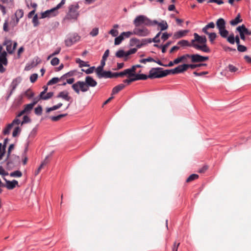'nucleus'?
Segmentation results:
<instances>
[{"instance_id": "obj_32", "label": "nucleus", "mask_w": 251, "mask_h": 251, "mask_svg": "<svg viewBox=\"0 0 251 251\" xmlns=\"http://www.w3.org/2000/svg\"><path fill=\"white\" fill-rule=\"evenodd\" d=\"M128 75V73L127 71V69L125 70L124 71L118 73H114V77H123L125 75Z\"/></svg>"}, {"instance_id": "obj_33", "label": "nucleus", "mask_w": 251, "mask_h": 251, "mask_svg": "<svg viewBox=\"0 0 251 251\" xmlns=\"http://www.w3.org/2000/svg\"><path fill=\"white\" fill-rule=\"evenodd\" d=\"M33 107L34 106L31 103L26 104L24 106V110L25 112L26 113H29L32 110Z\"/></svg>"}, {"instance_id": "obj_14", "label": "nucleus", "mask_w": 251, "mask_h": 251, "mask_svg": "<svg viewBox=\"0 0 251 251\" xmlns=\"http://www.w3.org/2000/svg\"><path fill=\"white\" fill-rule=\"evenodd\" d=\"M57 15V13L54 12L53 9L52 8L50 10H46L44 12L41 13V19H44L47 17H51L55 16Z\"/></svg>"}, {"instance_id": "obj_39", "label": "nucleus", "mask_w": 251, "mask_h": 251, "mask_svg": "<svg viewBox=\"0 0 251 251\" xmlns=\"http://www.w3.org/2000/svg\"><path fill=\"white\" fill-rule=\"evenodd\" d=\"M66 2V0H61V2L58 3L55 7L53 8L54 12L56 13L57 14L58 12H57V10L60 8L62 5H63Z\"/></svg>"}, {"instance_id": "obj_58", "label": "nucleus", "mask_w": 251, "mask_h": 251, "mask_svg": "<svg viewBox=\"0 0 251 251\" xmlns=\"http://www.w3.org/2000/svg\"><path fill=\"white\" fill-rule=\"evenodd\" d=\"M38 78V75L37 74H33L30 76V80L32 83H34L36 81Z\"/></svg>"}, {"instance_id": "obj_47", "label": "nucleus", "mask_w": 251, "mask_h": 251, "mask_svg": "<svg viewBox=\"0 0 251 251\" xmlns=\"http://www.w3.org/2000/svg\"><path fill=\"white\" fill-rule=\"evenodd\" d=\"M21 131V129L19 126L16 127L14 128V129L13 131V133H12L13 137H16L18 134H19L20 133Z\"/></svg>"}, {"instance_id": "obj_13", "label": "nucleus", "mask_w": 251, "mask_h": 251, "mask_svg": "<svg viewBox=\"0 0 251 251\" xmlns=\"http://www.w3.org/2000/svg\"><path fill=\"white\" fill-rule=\"evenodd\" d=\"M85 81L88 87H94L97 85V82L91 76L88 75L85 77Z\"/></svg>"}, {"instance_id": "obj_53", "label": "nucleus", "mask_w": 251, "mask_h": 251, "mask_svg": "<svg viewBox=\"0 0 251 251\" xmlns=\"http://www.w3.org/2000/svg\"><path fill=\"white\" fill-rule=\"evenodd\" d=\"M40 62L41 60L38 57L35 58L31 63V67H33L36 66L37 64L40 63Z\"/></svg>"}, {"instance_id": "obj_31", "label": "nucleus", "mask_w": 251, "mask_h": 251, "mask_svg": "<svg viewBox=\"0 0 251 251\" xmlns=\"http://www.w3.org/2000/svg\"><path fill=\"white\" fill-rule=\"evenodd\" d=\"M124 38L123 36L121 34L119 36H116V37L115 38L114 41V44L115 45H120L122 42L124 40Z\"/></svg>"}, {"instance_id": "obj_1", "label": "nucleus", "mask_w": 251, "mask_h": 251, "mask_svg": "<svg viewBox=\"0 0 251 251\" xmlns=\"http://www.w3.org/2000/svg\"><path fill=\"white\" fill-rule=\"evenodd\" d=\"M135 26L133 34L139 37H146L150 34V30L145 26H151V20L144 15L137 16L133 20Z\"/></svg>"}, {"instance_id": "obj_10", "label": "nucleus", "mask_w": 251, "mask_h": 251, "mask_svg": "<svg viewBox=\"0 0 251 251\" xmlns=\"http://www.w3.org/2000/svg\"><path fill=\"white\" fill-rule=\"evenodd\" d=\"M24 16V11L22 9L17 10L15 13L14 17L12 18L13 20V26H16L19 22V20Z\"/></svg>"}, {"instance_id": "obj_28", "label": "nucleus", "mask_w": 251, "mask_h": 251, "mask_svg": "<svg viewBox=\"0 0 251 251\" xmlns=\"http://www.w3.org/2000/svg\"><path fill=\"white\" fill-rule=\"evenodd\" d=\"M63 104L62 103H59L57 105H54L52 107L47 108L46 109V112L49 113L50 112L53 110H55L56 109H58L60 108L62 106Z\"/></svg>"}, {"instance_id": "obj_57", "label": "nucleus", "mask_w": 251, "mask_h": 251, "mask_svg": "<svg viewBox=\"0 0 251 251\" xmlns=\"http://www.w3.org/2000/svg\"><path fill=\"white\" fill-rule=\"evenodd\" d=\"M118 31L116 29H112L109 31V34L113 37H116L118 35Z\"/></svg>"}, {"instance_id": "obj_26", "label": "nucleus", "mask_w": 251, "mask_h": 251, "mask_svg": "<svg viewBox=\"0 0 251 251\" xmlns=\"http://www.w3.org/2000/svg\"><path fill=\"white\" fill-rule=\"evenodd\" d=\"M189 56V54H185L180 57H178L174 60V63H175L176 64H177L183 61L187 58H189V56Z\"/></svg>"}, {"instance_id": "obj_21", "label": "nucleus", "mask_w": 251, "mask_h": 251, "mask_svg": "<svg viewBox=\"0 0 251 251\" xmlns=\"http://www.w3.org/2000/svg\"><path fill=\"white\" fill-rule=\"evenodd\" d=\"M188 30H181L174 33V36L175 39H179L185 36L188 32Z\"/></svg>"}, {"instance_id": "obj_51", "label": "nucleus", "mask_w": 251, "mask_h": 251, "mask_svg": "<svg viewBox=\"0 0 251 251\" xmlns=\"http://www.w3.org/2000/svg\"><path fill=\"white\" fill-rule=\"evenodd\" d=\"M237 50L239 52H245V51H247V48L245 46L241 45L240 44L237 46Z\"/></svg>"}, {"instance_id": "obj_11", "label": "nucleus", "mask_w": 251, "mask_h": 251, "mask_svg": "<svg viewBox=\"0 0 251 251\" xmlns=\"http://www.w3.org/2000/svg\"><path fill=\"white\" fill-rule=\"evenodd\" d=\"M151 26L157 25L160 28V31L167 29L168 28V25L166 21L162 20L160 22H158L156 20H151Z\"/></svg>"}, {"instance_id": "obj_4", "label": "nucleus", "mask_w": 251, "mask_h": 251, "mask_svg": "<svg viewBox=\"0 0 251 251\" xmlns=\"http://www.w3.org/2000/svg\"><path fill=\"white\" fill-rule=\"evenodd\" d=\"M6 160L7 161V168L8 170H12L20 164L19 156L15 154L10 155L9 158L7 157Z\"/></svg>"}, {"instance_id": "obj_17", "label": "nucleus", "mask_w": 251, "mask_h": 251, "mask_svg": "<svg viewBox=\"0 0 251 251\" xmlns=\"http://www.w3.org/2000/svg\"><path fill=\"white\" fill-rule=\"evenodd\" d=\"M194 36L195 38V40H197L199 43L201 44H206L207 39L205 36H200L198 33H194Z\"/></svg>"}, {"instance_id": "obj_46", "label": "nucleus", "mask_w": 251, "mask_h": 251, "mask_svg": "<svg viewBox=\"0 0 251 251\" xmlns=\"http://www.w3.org/2000/svg\"><path fill=\"white\" fill-rule=\"evenodd\" d=\"M206 65H207L206 64H204V63H200V64H189V68H191L192 69H194L196 68L200 67L203 66H205Z\"/></svg>"}, {"instance_id": "obj_16", "label": "nucleus", "mask_w": 251, "mask_h": 251, "mask_svg": "<svg viewBox=\"0 0 251 251\" xmlns=\"http://www.w3.org/2000/svg\"><path fill=\"white\" fill-rule=\"evenodd\" d=\"M3 45L6 46V49L9 54H12L14 50L12 48V41L10 40H5L3 43Z\"/></svg>"}, {"instance_id": "obj_12", "label": "nucleus", "mask_w": 251, "mask_h": 251, "mask_svg": "<svg viewBox=\"0 0 251 251\" xmlns=\"http://www.w3.org/2000/svg\"><path fill=\"white\" fill-rule=\"evenodd\" d=\"M3 179L6 182V184L4 185L7 189L8 190H12L17 185H18V182L16 180H13L12 181L8 180L5 178H3Z\"/></svg>"}, {"instance_id": "obj_25", "label": "nucleus", "mask_w": 251, "mask_h": 251, "mask_svg": "<svg viewBox=\"0 0 251 251\" xmlns=\"http://www.w3.org/2000/svg\"><path fill=\"white\" fill-rule=\"evenodd\" d=\"M125 87V84H120L115 87H114L112 89V94H116L118 93L119 91L124 89Z\"/></svg>"}, {"instance_id": "obj_59", "label": "nucleus", "mask_w": 251, "mask_h": 251, "mask_svg": "<svg viewBox=\"0 0 251 251\" xmlns=\"http://www.w3.org/2000/svg\"><path fill=\"white\" fill-rule=\"evenodd\" d=\"M171 42H168L166 43L165 45L161 46V50L162 53H165L166 51V49L169 47L170 45Z\"/></svg>"}, {"instance_id": "obj_2", "label": "nucleus", "mask_w": 251, "mask_h": 251, "mask_svg": "<svg viewBox=\"0 0 251 251\" xmlns=\"http://www.w3.org/2000/svg\"><path fill=\"white\" fill-rule=\"evenodd\" d=\"M79 5L78 4H72L69 7V11L64 18V20H76L79 14L78 11Z\"/></svg>"}, {"instance_id": "obj_50", "label": "nucleus", "mask_w": 251, "mask_h": 251, "mask_svg": "<svg viewBox=\"0 0 251 251\" xmlns=\"http://www.w3.org/2000/svg\"><path fill=\"white\" fill-rule=\"evenodd\" d=\"M30 122L31 119H30V118L27 115H25L23 117V120L21 122V125H23L25 124L30 123Z\"/></svg>"}, {"instance_id": "obj_45", "label": "nucleus", "mask_w": 251, "mask_h": 251, "mask_svg": "<svg viewBox=\"0 0 251 251\" xmlns=\"http://www.w3.org/2000/svg\"><path fill=\"white\" fill-rule=\"evenodd\" d=\"M226 38H227V41L229 43L231 44H234L235 43V37L233 33L231 34L229 36H227V37Z\"/></svg>"}, {"instance_id": "obj_30", "label": "nucleus", "mask_w": 251, "mask_h": 251, "mask_svg": "<svg viewBox=\"0 0 251 251\" xmlns=\"http://www.w3.org/2000/svg\"><path fill=\"white\" fill-rule=\"evenodd\" d=\"M241 22L242 20L240 19V14H238L234 19L230 21V24L232 25H235Z\"/></svg>"}, {"instance_id": "obj_20", "label": "nucleus", "mask_w": 251, "mask_h": 251, "mask_svg": "<svg viewBox=\"0 0 251 251\" xmlns=\"http://www.w3.org/2000/svg\"><path fill=\"white\" fill-rule=\"evenodd\" d=\"M114 77V73H112L110 71H104V72L101 74V75L100 76L99 78H113Z\"/></svg>"}, {"instance_id": "obj_48", "label": "nucleus", "mask_w": 251, "mask_h": 251, "mask_svg": "<svg viewBox=\"0 0 251 251\" xmlns=\"http://www.w3.org/2000/svg\"><path fill=\"white\" fill-rule=\"evenodd\" d=\"M32 23L33 24L34 26H37L39 25V22L38 21V17L37 14L34 15L33 19H32Z\"/></svg>"}, {"instance_id": "obj_61", "label": "nucleus", "mask_w": 251, "mask_h": 251, "mask_svg": "<svg viewBox=\"0 0 251 251\" xmlns=\"http://www.w3.org/2000/svg\"><path fill=\"white\" fill-rule=\"evenodd\" d=\"M228 69L231 72H235L238 70V68L233 66V65H229L228 66Z\"/></svg>"}, {"instance_id": "obj_29", "label": "nucleus", "mask_w": 251, "mask_h": 251, "mask_svg": "<svg viewBox=\"0 0 251 251\" xmlns=\"http://www.w3.org/2000/svg\"><path fill=\"white\" fill-rule=\"evenodd\" d=\"M115 55L117 57L120 58L124 57H126L127 56L126 55V52L125 51L123 50H118L116 52Z\"/></svg>"}, {"instance_id": "obj_36", "label": "nucleus", "mask_w": 251, "mask_h": 251, "mask_svg": "<svg viewBox=\"0 0 251 251\" xmlns=\"http://www.w3.org/2000/svg\"><path fill=\"white\" fill-rule=\"evenodd\" d=\"M237 27H240V30L244 34L251 35V31L249 30V29L246 27L245 25H242L239 26Z\"/></svg>"}, {"instance_id": "obj_8", "label": "nucleus", "mask_w": 251, "mask_h": 251, "mask_svg": "<svg viewBox=\"0 0 251 251\" xmlns=\"http://www.w3.org/2000/svg\"><path fill=\"white\" fill-rule=\"evenodd\" d=\"M7 53L5 51H3L2 53L0 55V73H3L5 71V69L3 66H7L8 60L7 59Z\"/></svg>"}, {"instance_id": "obj_40", "label": "nucleus", "mask_w": 251, "mask_h": 251, "mask_svg": "<svg viewBox=\"0 0 251 251\" xmlns=\"http://www.w3.org/2000/svg\"><path fill=\"white\" fill-rule=\"evenodd\" d=\"M60 80V79L58 77H53L52 79H51L50 80H49L48 83V85H51L57 83Z\"/></svg>"}, {"instance_id": "obj_64", "label": "nucleus", "mask_w": 251, "mask_h": 251, "mask_svg": "<svg viewBox=\"0 0 251 251\" xmlns=\"http://www.w3.org/2000/svg\"><path fill=\"white\" fill-rule=\"evenodd\" d=\"M180 245V243H176V242H175L173 246L172 247V251H177L178 248Z\"/></svg>"}, {"instance_id": "obj_37", "label": "nucleus", "mask_w": 251, "mask_h": 251, "mask_svg": "<svg viewBox=\"0 0 251 251\" xmlns=\"http://www.w3.org/2000/svg\"><path fill=\"white\" fill-rule=\"evenodd\" d=\"M177 45H179L181 47H189L190 43L187 40H182L178 42Z\"/></svg>"}, {"instance_id": "obj_7", "label": "nucleus", "mask_w": 251, "mask_h": 251, "mask_svg": "<svg viewBox=\"0 0 251 251\" xmlns=\"http://www.w3.org/2000/svg\"><path fill=\"white\" fill-rule=\"evenodd\" d=\"M162 68H152L149 72V78H161Z\"/></svg>"}, {"instance_id": "obj_63", "label": "nucleus", "mask_w": 251, "mask_h": 251, "mask_svg": "<svg viewBox=\"0 0 251 251\" xmlns=\"http://www.w3.org/2000/svg\"><path fill=\"white\" fill-rule=\"evenodd\" d=\"M8 20H5L4 23L3 24V29L5 32H7L9 31V29L8 28Z\"/></svg>"}, {"instance_id": "obj_23", "label": "nucleus", "mask_w": 251, "mask_h": 251, "mask_svg": "<svg viewBox=\"0 0 251 251\" xmlns=\"http://www.w3.org/2000/svg\"><path fill=\"white\" fill-rule=\"evenodd\" d=\"M130 43L131 46L135 45L138 49L141 48L142 47V45H141L140 40L136 38H131L130 40Z\"/></svg>"}, {"instance_id": "obj_38", "label": "nucleus", "mask_w": 251, "mask_h": 251, "mask_svg": "<svg viewBox=\"0 0 251 251\" xmlns=\"http://www.w3.org/2000/svg\"><path fill=\"white\" fill-rule=\"evenodd\" d=\"M95 72L98 77L99 78L101 74H102V73L104 72L103 67L100 65L96 68Z\"/></svg>"}, {"instance_id": "obj_5", "label": "nucleus", "mask_w": 251, "mask_h": 251, "mask_svg": "<svg viewBox=\"0 0 251 251\" xmlns=\"http://www.w3.org/2000/svg\"><path fill=\"white\" fill-rule=\"evenodd\" d=\"M72 87L77 94H79L80 91L82 92H85L89 90L85 81H78L75 83H74L72 85Z\"/></svg>"}, {"instance_id": "obj_35", "label": "nucleus", "mask_w": 251, "mask_h": 251, "mask_svg": "<svg viewBox=\"0 0 251 251\" xmlns=\"http://www.w3.org/2000/svg\"><path fill=\"white\" fill-rule=\"evenodd\" d=\"M10 176L15 177H20L22 176V173L19 170L14 171L10 174Z\"/></svg>"}, {"instance_id": "obj_9", "label": "nucleus", "mask_w": 251, "mask_h": 251, "mask_svg": "<svg viewBox=\"0 0 251 251\" xmlns=\"http://www.w3.org/2000/svg\"><path fill=\"white\" fill-rule=\"evenodd\" d=\"M188 56L193 63L204 62L208 59V56H202L198 54H189Z\"/></svg>"}, {"instance_id": "obj_55", "label": "nucleus", "mask_w": 251, "mask_h": 251, "mask_svg": "<svg viewBox=\"0 0 251 251\" xmlns=\"http://www.w3.org/2000/svg\"><path fill=\"white\" fill-rule=\"evenodd\" d=\"M59 63V59L57 57L53 58L50 61V63L52 66H56L58 65Z\"/></svg>"}, {"instance_id": "obj_44", "label": "nucleus", "mask_w": 251, "mask_h": 251, "mask_svg": "<svg viewBox=\"0 0 251 251\" xmlns=\"http://www.w3.org/2000/svg\"><path fill=\"white\" fill-rule=\"evenodd\" d=\"M42 107L41 105H38L37 107L35 108L34 112L35 114L37 115H41L42 113Z\"/></svg>"}, {"instance_id": "obj_22", "label": "nucleus", "mask_w": 251, "mask_h": 251, "mask_svg": "<svg viewBox=\"0 0 251 251\" xmlns=\"http://www.w3.org/2000/svg\"><path fill=\"white\" fill-rule=\"evenodd\" d=\"M196 50H201L204 52H209L210 49L207 47L206 44H202L201 45H195Z\"/></svg>"}, {"instance_id": "obj_62", "label": "nucleus", "mask_w": 251, "mask_h": 251, "mask_svg": "<svg viewBox=\"0 0 251 251\" xmlns=\"http://www.w3.org/2000/svg\"><path fill=\"white\" fill-rule=\"evenodd\" d=\"M137 51V49L135 48H132L126 51V55L128 56V55L134 54Z\"/></svg>"}, {"instance_id": "obj_24", "label": "nucleus", "mask_w": 251, "mask_h": 251, "mask_svg": "<svg viewBox=\"0 0 251 251\" xmlns=\"http://www.w3.org/2000/svg\"><path fill=\"white\" fill-rule=\"evenodd\" d=\"M215 26V25L214 23V22H211L208 23L207 25H206L205 26H204L202 29L201 31L204 33H208V29L209 28H214Z\"/></svg>"}, {"instance_id": "obj_41", "label": "nucleus", "mask_w": 251, "mask_h": 251, "mask_svg": "<svg viewBox=\"0 0 251 251\" xmlns=\"http://www.w3.org/2000/svg\"><path fill=\"white\" fill-rule=\"evenodd\" d=\"M136 68L134 65L131 68L127 69V71L128 73V77H131L132 75L135 74Z\"/></svg>"}, {"instance_id": "obj_52", "label": "nucleus", "mask_w": 251, "mask_h": 251, "mask_svg": "<svg viewBox=\"0 0 251 251\" xmlns=\"http://www.w3.org/2000/svg\"><path fill=\"white\" fill-rule=\"evenodd\" d=\"M161 34V32L159 31L157 34L155 35V36L152 38V41L154 43H159L160 40L159 39V36Z\"/></svg>"}, {"instance_id": "obj_60", "label": "nucleus", "mask_w": 251, "mask_h": 251, "mask_svg": "<svg viewBox=\"0 0 251 251\" xmlns=\"http://www.w3.org/2000/svg\"><path fill=\"white\" fill-rule=\"evenodd\" d=\"M171 36V34H168L167 32L163 33L161 36V39L163 40L164 41L167 40L169 37Z\"/></svg>"}, {"instance_id": "obj_27", "label": "nucleus", "mask_w": 251, "mask_h": 251, "mask_svg": "<svg viewBox=\"0 0 251 251\" xmlns=\"http://www.w3.org/2000/svg\"><path fill=\"white\" fill-rule=\"evenodd\" d=\"M205 34L207 35L208 36V38L209 39V41L211 44H213L214 43V40L216 39L217 37V34L215 32H208V33H205Z\"/></svg>"}, {"instance_id": "obj_18", "label": "nucleus", "mask_w": 251, "mask_h": 251, "mask_svg": "<svg viewBox=\"0 0 251 251\" xmlns=\"http://www.w3.org/2000/svg\"><path fill=\"white\" fill-rule=\"evenodd\" d=\"M177 74L182 73L185 71H186L188 68H189V64H183L182 65H179L176 67L175 68Z\"/></svg>"}, {"instance_id": "obj_34", "label": "nucleus", "mask_w": 251, "mask_h": 251, "mask_svg": "<svg viewBox=\"0 0 251 251\" xmlns=\"http://www.w3.org/2000/svg\"><path fill=\"white\" fill-rule=\"evenodd\" d=\"M75 62L76 63L79 64V66L80 67L89 66V65L87 63V62L82 61L79 58H76Z\"/></svg>"}, {"instance_id": "obj_49", "label": "nucleus", "mask_w": 251, "mask_h": 251, "mask_svg": "<svg viewBox=\"0 0 251 251\" xmlns=\"http://www.w3.org/2000/svg\"><path fill=\"white\" fill-rule=\"evenodd\" d=\"M34 95V93L29 89L25 92V96L28 99L32 98Z\"/></svg>"}, {"instance_id": "obj_54", "label": "nucleus", "mask_w": 251, "mask_h": 251, "mask_svg": "<svg viewBox=\"0 0 251 251\" xmlns=\"http://www.w3.org/2000/svg\"><path fill=\"white\" fill-rule=\"evenodd\" d=\"M121 34L123 36L124 38H128L133 34V30L132 31L123 32L121 33Z\"/></svg>"}, {"instance_id": "obj_56", "label": "nucleus", "mask_w": 251, "mask_h": 251, "mask_svg": "<svg viewBox=\"0 0 251 251\" xmlns=\"http://www.w3.org/2000/svg\"><path fill=\"white\" fill-rule=\"evenodd\" d=\"M12 127V125L10 124L8 125L7 127L3 130V133L4 135L8 134L10 132V130Z\"/></svg>"}, {"instance_id": "obj_6", "label": "nucleus", "mask_w": 251, "mask_h": 251, "mask_svg": "<svg viewBox=\"0 0 251 251\" xmlns=\"http://www.w3.org/2000/svg\"><path fill=\"white\" fill-rule=\"evenodd\" d=\"M80 36L76 33H74L65 41V45L67 47H70L80 40Z\"/></svg>"}, {"instance_id": "obj_15", "label": "nucleus", "mask_w": 251, "mask_h": 251, "mask_svg": "<svg viewBox=\"0 0 251 251\" xmlns=\"http://www.w3.org/2000/svg\"><path fill=\"white\" fill-rule=\"evenodd\" d=\"M21 81L22 78L20 76L14 78L10 85V88H11L10 91L14 92L17 86L21 83Z\"/></svg>"}, {"instance_id": "obj_43", "label": "nucleus", "mask_w": 251, "mask_h": 251, "mask_svg": "<svg viewBox=\"0 0 251 251\" xmlns=\"http://www.w3.org/2000/svg\"><path fill=\"white\" fill-rule=\"evenodd\" d=\"M99 28L95 27L90 32V35L92 37H95L99 34Z\"/></svg>"}, {"instance_id": "obj_3", "label": "nucleus", "mask_w": 251, "mask_h": 251, "mask_svg": "<svg viewBox=\"0 0 251 251\" xmlns=\"http://www.w3.org/2000/svg\"><path fill=\"white\" fill-rule=\"evenodd\" d=\"M216 24L221 36L223 38H226L229 32L226 28L225 20L223 18H219L217 20Z\"/></svg>"}, {"instance_id": "obj_19", "label": "nucleus", "mask_w": 251, "mask_h": 251, "mask_svg": "<svg viewBox=\"0 0 251 251\" xmlns=\"http://www.w3.org/2000/svg\"><path fill=\"white\" fill-rule=\"evenodd\" d=\"M58 98H62L66 101H70L71 99V97L69 96V93L67 91H61L57 96Z\"/></svg>"}, {"instance_id": "obj_42", "label": "nucleus", "mask_w": 251, "mask_h": 251, "mask_svg": "<svg viewBox=\"0 0 251 251\" xmlns=\"http://www.w3.org/2000/svg\"><path fill=\"white\" fill-rule=\"evenodd\" d=\"M199 177V176L197 174L191 175L186 179L187 182H191L194 180L197 179Z\"/></svg>"}]
</instances>
